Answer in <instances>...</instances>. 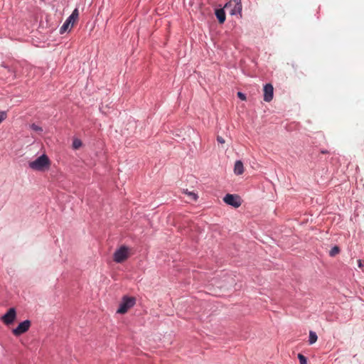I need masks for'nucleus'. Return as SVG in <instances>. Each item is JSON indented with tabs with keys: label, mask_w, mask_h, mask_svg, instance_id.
<instances>
[{
	"label": "nucleus",
	"mask_w": 364,
	"mask_h": 364,
	"mask_svg": "<svg viewBox=\"0 0 364 364\" xmlns=\"http://www.w3.org/2000/svg\"><path fill=\"white\" fill-rule=\"evenodd\" d=\"M49 166L50 160L46 154H43L36 160L29 162V167L34 171H42L48 168Z\"/></svg>",
	"instance_id": "nucleus-1"
},
{
	"label": "nucleus",
	"mask_w": 364,
	"mask_h": 364,
	"mask_svg": "<svg viewBox=\"0 0 364 364\" xmlns=\"http://www.w3.org/2000/svg\"><path fill=\"white\" fill-rule=\"evenodd\" d=\"M136 299L134 297L124 296L117 313L124 314L128 311L135 304Z\"/></svg>",
	"instance_id": "nucleus-2"
},
{
	"label": "nucleus",
	"mask_w": 364,
	"mask_h": 364,
	"mask_svg": "<svg viewBox=\"0 0 364 364\" xmlns=\"http://www.w3.org/2000/svg\"><path fill=\"white\" fill-rule=\"evenodd\" d=\"M129 249L122 246L114 252V260L117 263H122L129 257Z\"/></svg>",
	"instance_id": "nucleus-3"
},
{
	"label": "nucleus",
	"mask_w": 364,
	"mask_h": 364,
	"mask_svg": "<svg viewBox=\"0 0 364 364\" xmlns=\"http://www.w3.org/2000/svg\"><path fill=\"white\" fill-rule=\"evenodd\" d=\"M223 201L234 208H239L242 204L241 198L237 195L228 193L223 198Z\"/></svg>",
	"instance_id": "nucleus-4"
},
{
	"label": "nucleus",
	"mask_w": 364,
	"mask_h": 364,
	"mask_svg": "<svg viewBox=\"0 0 364 364\" xmlns=\"http://www.w3.org/2000/svg\"><path fill=\"white\" fill-rule=\"evenodd\" d=\"M233 5H235V9H232L230 11V14L235 15L237 14H240L242 11L241 0H230L225 5L224 9L228 10L229 8H231Z\"/></svg>",
	"instance_id": "nucleus-5"
},
{
	"label": "nucleus",
	"mask_w": 364,
	"mask_h": 364,
	"mask_svg": "<svg viewBox=\"0 0 364 364\" xmlns=\"http://www.w3.org/2000/svg\"><path fill=\"white\" fill-rule=\"evenodd\" d=\"M31 326V321L29 320H26L21 323H20L18 326L13 330V333L18 336H20L26 331H28Z\"/></svg>",
	"instance_id": "nucleus-6"
},
{
	"label": "nucleus",
	"mask_w": 364,
	"mask_h": 364,
	"mask_svg": "<svg viewBox=\"0 0 364 364\" xmlns=\"http://www.w3.org/2000/svg\"><path fill=\"white\" fill-rule=\"evenodd\" d=\"M16 312L15 309L11 308L9 309L7 313L2 316L1 319L5 324L9 325V324H11L14 321V320L16 319Z\"/></svg>",
	"instance_id": "nucleus-7"
},
{
	"label": "nucleus",
	"mask_w": 364,
	"mask_h": 364,
	"mask_svg": "<svg viewBox=\"0 0 364 364\" xmlns=\"http://www.w3.org/2000/svg\"><path fill=\"white\" fill-rule=\"evenodd\" d=\"M274 88L271 84H267L264 87V100L270 102L273 99Z\"/></svg>",
	"instance_id": "nucleus-8"
},
{
	"label": "nucleus",
	"mask_w": 364,
	"mask_h": 364,
	"mask_svg": "<svg viewBox=\"0 0 364 364\" xmlns=\"http://www.w3.org/2000/svg\"><path fill=\"white\" fill-rule=\"evenodd\" d=\"M79 18V11L77 9H75L71 15L66 19V21L70 24V28L77 22Z\"/></svg>",
	"instance_id": "nucleus-9"
},
{
	"label": "nucleus",
	"mask_w": 364,
	"mask_h": 364,
	"mask_svg": "<svg viewBox=\"0 0 364 364\" xmlns=\"http://www.w3.org/2000/svg\"><path fill=\"white\" fill-rule=\"evenodd\" d=\"M244 172L243 164L241 161H237L235 164L234 173L236 175H241Z\"/></svg>",
	"instance_id": "nucleus-10"
},
{
	"label": "nucleus",
	"mask_w": 364,
	"mask_h": 364,
	"mask_svg": "<svg viewBox=\"0 0 364 364\" xmlns=\"http://www.w3.org/2000/svg\"><path fill=\"white\" fill-rule=\"evenodd\" d=\"M215 16L220 23H223L225 21V13L223 9H216Z\"/></svg>",
	"instance_id": "nucleus-11"
},
{
	"label": "nucleus",
	"mask_w": 364,
	"mask_h": 364,
	"mask_svg": "<svg viewBox=\"0 0 364 364\" xmlns=\"http://www.w3.org/2000/svg\"><path fill=\"white\" fill-rule=\"evenodd\" d=\"M317 339H318V336H317L316 333L314 331H310L309 340V344L310 345L314 344V343L316 342Z\"/></svg>",
	"instance_id": "nucleus-12"
},
{
	"label": "nucleus",
	"mask_w": 364,
	"mask_h": 364,
	"mask_svg": "<svg viewBox=\"0 0 364 364\" xmlns=\"http://www.w3.org/2000/svg\"><path fill=\"white\" fill-rule=\"evenodd\" d=\"M70 28H71L70 24L67 21H65V23L63 24V26L60 28V33L62 34Z\"/></svg>",
	"instance_id": "nucleus-13"
},
{
	"label": "nucleus",
	"mask_w": 364,
	"mask_h": 364,
	"mask_svg": "<svg viewBox=\"0 0 364 364\" xmlns=\"http://www.w3.org/2000/svg\"><path fill=\"white\" fill-rule=\"evenodd\" d=\"M31 128L33 131L41 134L43 132V128L36 124H32Z\"/></svg>",
	"instance_id": "nucleus-14"
},
{
	"label": "nucleus",
	"mask_w": 364,
	"mask_h": 364,
	"mask_svg": "<svg viewBox=\"0 0 364 364\" xmlns=\"http://www.w3.org/2000/svg\"><path fill=\"white\" fill-rule=\"evenodd\" d=\"M183 192H184V193L188 195L193 200H197L198 196L196 193H194L193 192H190L188 190H186Z\"/></svg>",
	"instance_id": "nucleus-15"
},
{
	"label": "nucleus",
	"mask_w": 364,
	"mask_h": 364,
	"mask_svg": "<svg viewBox=\"0 0 364 364\" xmlns=\"http://www.w3.org/2000/svg\"><path fill=\"white\" fill-rule=\"evenodd\" d=\"M339 251H340L339 247H337V246H335V247H333L331 250V251H330V252H329V255H330V256H331V257H334L335 255H336L337 254H338Z\"/></svg>",
	"instance_id": "nucleus-16"
},
{
	"label": "nucleus",
	"mask_w": 364,
	"mask_h": 364,
	"mask_svg": "<svg viewBox=\"0 0 364 364\" xmlns=\"http://www.w3.org/2000/svg\"><path fill=\"white\" fill-rule=\"evenodd\" d=\"M298 358L299 360L300 364H307L306 358L304 355L299 353Z\"/></svg>",
	"instance_id": "nucleus-17"
},
{
	"label": "nucleus",
	"mask_w": 364,
	"mask_h": 364,
	"mask_svg": "<svg viewBox=\"0 0 364 364\" xmlns=\"http://www.w3.org/2000/svg\"><path fill=\"white\" fill-rule=\"evenodd\" d=\"M81 145H82V142L80 140H79V139L74 140L73 144L74 149H77L81 146Z\"/></svg>",
	"instance_id": "nucleus-18"
},
{
	"label": "nucleus",
	"mask_w": 364,
	"mask_h": 364,
	"mask_svg": "<svg viewBox=\"0 0 364 364\" xmlns=\"http://www.w3.org/2000/svg\"><path fill=\"white\" fill-rule=\"evenodd\" d=\"M7 117V113L5 111H0V124L6 119Z\"/></svg>",
	"instance_id": "nucleus-19"
},
{
	"label": "nucleus",
	"mask_w": 364,
	"mask_h": 364,
	"mask_svg": "<svg viewBox=\"0 0 364 364\" xmlns=\"http://www.w3.org/2000/svg\"><path fill=\"white\" fill-rule=\"evenodd\" d=\"M237 96L242 100H246V97H245V94H243V93H242L240 92H237Z\"/></svg>",
	"instance_id": "nucleus-20"
},
{
	"label": "nucleus",
	"mask_w": 364,
	"mask_h": 364,
	"mask_svg": "<svg viewBox=\"0 0 364 364\" xmlns=\"http://www.w3.org/2000/svg\"><path fill=\"white\" fill-rule=\"evenodd\" d=\"M217 141H218L220 144H224V143H225V139H224L222 136H218V137H217Z\"/></svg>",
	"instance_id": "nucleus-21"
},
{
	"label": "nucleus",
	"mask_w": 364,
	"mask_h": 364,
	"mask_svg": "<svg viewBox=\"0 0 364 364\" xmlns=\"http://www.w3.org/2000/svg\"><path fill=\"white\" fill-rule=\"evenodd\" d=\"M358 264L360 268L363 267V262L360 259L358 260Z\"/></svg>",
	"instance_id": "nucleus-22"
},
{
	"label": "nucleus",
	"mask_w": 364,
	"mask_h": 364,
	"mask_svg": "<svg viewBox=\"0 0 364 364\" xmlns=\"http://www.w3.org/2000/svg\"><path fill=\"white\" fill-rule=\"evenodd\" d=\"M321 153H322V154H327V153H328V151H327L326 150H322V151H321Z\"/></svg>",
	"instance_id": "nucleus-23"
},
{
	"label": "nucleus",
	"mask_w": 364,
	"mask_h": 364,
	"mask_svg": "<svg viewBox=\"0 0 364 364\" xmlns=\"http://www.w3.org/2000/svg\"><path fill=\"white\" fill-rule=\"evenodd\" d=\"M232 9H235V5H233L231 8H229L230 11Z\"/></svg>",
	"instance_id": "nucleus-24"
}]
</instances>
